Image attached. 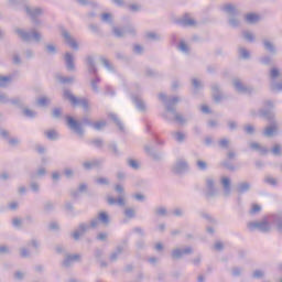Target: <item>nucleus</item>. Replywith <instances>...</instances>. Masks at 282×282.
<instances>
[{
    "label": "nucleus",
    "mask_w": 282,
    "mask_h": 282,
    "mask_svg": "<svg viewBox=\"0 0 282 282\" xmlns=\"http://www.w3.org/2000/svg\"><path fill=\"white\" fill-rule=\"evenodd\" d=\"M14 78V75H9V76H0V87L6 89L12 83Z\"/></svg>",
    "instance_id": "4c0bfd02"
},
{
    "label": "nucleus",
    "mask_w": 282,
    "mask_h": 282,
    "mask_svg": "<svg viewBox=\"0 0 282 282\" xmlns=\"http://www.w3.org/2000/svg\"><path fill=\"white\" fill-rule=\"evenodd\" d=\"M51 102L52 100L47 97H40L39 99H36L37 107H47L51 105Z\"/></svg>",
    "instance_id": "49530a36"
},
{
    "label": "nucleus",
    "mask_w": 282,
    "mask_h": 282,
    "mask_svg": "<svg viewBox=\"0 0 282 282\" xmlns=\"http://www.w3.org/2000/svg\"><path fill=\"white\" fill-rule=\"evenodd\" d=\"M109 118H110V120H112V122H115V124L118 127L119 131H121L122 133H124V123H122V121L120 120V118H118V115L111 112V113H109Z\"/></svg>",
    "instance_id": "72a5a7b5"
},
{
    "label": "nucleus",
    "mask_w": 282,
    "mask_h": 282,
    "mask_svg": "<svg viewBox=\"0 0 282 282\" xmlns=\"http://www.w3.org/2000/svg\"><path fill=\"white\" fill-rule=\"evenodd\" d=\"M269 221L275 226L279 235H282V212L269 215Z\"/></svg>",
    "instance_id": "2eb2a0df"
},
{
    "label": "nucleus",
    "mask_w": 282,
    "mask_h": 282,
    "mask_svg": "<svg viewBox=\"0 0 282 282\" xmlns=\"http://www.w3.org/2000/svg\"><path fill=\"white\" fill-rule=\"evenodd\" d=\"M123 215L127 219H135V209L133 207H127L123 210Z\"/></svg>",
    "instance_id": "de8ad7c7"
},
{
    "label": "nucleus",
    "mask_w": 282,
    "mask_h": 282,
    "mask_svg": "<svg viewBox=\"0 0 282 282\" xmlns=\"http://www.w3.org/2000/svg\"><path fill=\"white\" fill-rule=\"evenodd\" d=\"M194 250L193 247L188 246L184 249L182 248H175L171 252V257L173 261H180V259H183L186 254H193Z\"/></svg>",
    "instance_id": "f8f14e48"
},
{
    "label": "nucleus",
    "mask_w": 282,
    "mask_h": 282,
    "mask_svg": "<svg viewBox=\"0 0 282 282\" xmlns=\"http://www.w3.org/2000/svg\"><path fill=\"white\" fill-rule=\"evenodd\" d=\"M243 131L247 135H254V133H257V128L252 124H247L243 127Z\"/></svg>",
    "instance_id": "13d9d810"
},
{
    "label": "nucleus",
    "mask_w": 282,
    "mask_h": 282,
    "mask_svg": "<svg viewBox=\"0 0 282 282\" xmlns=\"http://www.w3.org/2000/svg\"><path fill=\"white\" fill-rule=\"evenodd\" d=\"M262 45L264 50L269 52V54H271L272 56L276 55V46L270 40H262Z\"/></svg>",
    "instance_id": "c756f323"
},
{
    "label": "nucleus",
    "mask_w": 282,
    "mask_h": 282,
    "mask_svg": "<svg viewBox=\"0 0 282 282\" xmlns=\"http://www.w3.org/2000/svg\"><path fill=\"white\" fill-rule=\"evenodd\" d=\"M80 261H83L80 253H67L62 261V268H72L74 263H80Z\"/></svg>",
    "instance_id": "9b49d317"
},
{
    "label": "nucleus",
    "mask_w": 282,
    "mask_h": 282,
    "mask_svg": "<svg viewBox=\"0 0 282 282\" xmlns=\"http://www.w3.org/2000/svg\"><path fill=\"white\" fill-rule=\"evenodd\" d=\"M159 100L165 104L166 111H169V113H173L174 120L176 122H180V124H184V122H186V119H184L182 115L177 113V110L175 109V105L180 102V97L175 96V97L169 98L166 94L161 93L159 94Z\"/></svg>",
    "instance_id": "f03ea898"
},
{
    "label": "nucleus",
    "mask_w": 282,
    "mask_h": 282,
    "mask_svg": "<svg viewBox=\"0 0 282 282\" xmlns=\"http://www.w3.org/2000/svg\"><path fill=\"white\" fill-rule=\"evenodd\" d=\"M166 207H159L154 210V215H156L158 217H166Z\"/></svg>",
    "instance_id": "69168bd1"
},
{
    "label": "nucleus",
    "mask_w": 282,
    "mask_h": 282,
    "mask_svg": "<svg viewBox=\"0 0 282 282\" xmlns=\"http://www.w3.org/2000/svg\"><path fill=\"white\" fill-rule=\"evenodd\" d=\"M23 116H25L26 118H36V111H34L30 108H24Z\"/></svg>",
    "instance_id": "e2e57ef3"
},
{
    "label": "nucleus",
    "mask_w": 282,
    "mask_h": 282,
    "mask_svg": "<svg viewBox=\"0 0 282 282\" xmlns=\"http://www.w3.org/2000/svg\"><path fill=\"white\" fill-rule=\"evenodd\" d=\"M97 219L99 224H102L105 228L109 227L111 224V217H109V213L107 212H99Z\"/></svg>",
    "instance_id": "a878e982"
},
{
    "label": "nucleus",
    "mask_w": 282,
    "mask_h": 282,
    "mask_svg": "<svg viewBox=\"0 0 282 282\" xmlns=\"http://www.w3.org/2000/svg\"><path fill=\"white\" fill-rule=\"evenodd\" d=\"M279 76H281V70L276 67H271L269 70V78H271L272 83H276Z\"/></svg>",
    "instance_id": "a19ab883"
},
{
    "label": "nucleus",
    "mask_w": 282,
    "mask_h": 282,
    "mask_svg": "<svg viewBox=\"0 0 282 282\" xmlns=\"http://www.w3.org/2000/svg\"><path fill=\"white\" fill-rule=\"evenodd\" d=\"M270 152L272 153V155H274L275 158H281L282 156V145L281 143H275L272 149L270 150Z\"/></svg>",
    "instance_id": "c03bdc74"
},
{
    "label": "nucleus",
    "mask_w": 282,
    "mask_h": 282,
    "mask_svg": "<svg viewBox=\"0 0 282 282\" xmlns=\"http://www.w3.org/2000/svg\"><path fill=\"white\" fill-rule=\"evenodd\" d=\"M66 124L68 129L73 131V133H75L79 138H83V135H85V128H83V126L94 127V121L89 119V116H84L82 118V122L74 119V117L68 116L66 117Z\"/></svg>",
    "instance_id": "f257e3e1"
},
{
    "label": "nucleus",
    "mask_w": 282,
    "mask_h": 282,
    "mask_svg": "<svg viewBox=\"0 0 282 282\" xmlns=\"http://www.w3.org/2000/svg\"><path fill=\"white\" fill-rule=\"evenodd\" d=\"M87 230H89V225L82 223L78 226V230H75L72 234V237L75 241H79L80 240V236L85 235V232H87Z\"/></svg>",
    "instance_id": "412c9836"
},
{
    "label": "nucleus",
    "mask_w": 282,
    "mask_h": 282,
    "mask_svg": "<svg viewBox=\"0 0 282 282\" xmlns=\"http://www.w3.org/2000/svg\"><path fill=\"white\" fill-rule=\"evenodd\" d=\"M101 65H104V67H106V69L108 72L115 73L116 72V67L112 66L111 62H109V59H107L106 57H100L99 58Z\"/></svg>",
    "instance_id": "79ce46f5"
},
{
    "label": "nucleus",
    "mask_w": 282,
    "mask_h": 282,
    "mask_svg": "<svg viewBox=\"0 0 282 282\" xmlns=\"http://www.w3.org/2000/svg\"><path fill=\"white\" fill-rule=\"evenodd\" d=\"M249 230H259V232H271L272 225H270V216H267L262 219V221H251L248 224Z\"/></svg>",
    "instance_id": "0eeeda50"
},
{
    "label": "nucleus",
    "mask_w": 282,
    "mask_h": 282,
    "mask_svg": "<svg viewBox=\"0 0 282 282\" xmlns=\"http://www.w3.org/2000/svg\"><path fill=\"white\" fill-rule=\"evenodd\" d=\"M108 151H110V153H112L115 158H120L121 155L120 149H118V143L116 142H111L108 144Z\"/></svg>",
    "instance_id": "58836bf2"
},
{
    "label": "nucleus",
    "mask_w": 282,
    "mask_h": 282,
    "mask_svg": "<svg viewBox=\"0 0 282 282\" xmlns=\"http://www.w3.org/2000/svg\"><path fill=\"white\" fill-rule=\"evenodd\" d=\"M188 171V162L184 160H180L176 162L175 166L173 167V173L176 175H182Z\"/></svg>",
    "instance_id": "aec40b11"
},
{
    "label": "nucleus",
    "mask_w": 282,
    "mask_h": 282,
    "mask_svg": "<svg viewBox=\"0 0 282 282\" xmlns=\"http://www.w3.org/2000/svg\"><path fill=\"white\" fill-rule=\"evenodd\" d=\"M270 89L273 94H282V82H271Z\"/></svg>",
    "instance_id": "37998d69"
},
{
    "label": "nucleus",
    "mask_w": 282,
    "mask_h": 282,
    "mask_svg": "<svg viewBox=\"0 0 282 282\" xmlns=\"http://www.w3.org/2000/svg\"><path fill=\"white\" fill-rule=\"evenodd\" d=\"M276 133H279V123L271 121L270 126L264 129L263 135H265V138H273Z\"/></svg>",
    "instance_id": "6ab92c4d"
},
{
    "label": "nucleus",
    "mask_w": 282,
    "mask_h": 282,
    "mask_svg": "<svg viewBox=\"0 0 282 282\" xmlns=\"http://www.w3.org/2000/svg\"><path fill=\"white\" fill-rule=\"evenodd\" d=\"M44 135L45 138H47L51 142H54L56 140H58L59 134L56 130L51 129V130H46L44 131Z\"/></svg>",
    "instance_id": "c9c22d12"
},
{
    "label": "nucleus",
    "mask_w": 282,
    "mask_h": 282,
    "mask_svg": "<svg viewBox=\"0 0 282 282\" xmlns=\"http://www.w3.org/2000/svg\"><path fill=\"white\" fill-rule=\"evenodd\" d=\"M57 80L62 85H72V83H74V77L58 76Z\"/></svg>",
    "instance_id": "6e6d98bb"
},
{
    "label": "nucleus",
    "mask_w": 282,
    "mask_h": 282,
    "mask_svg": "<svg viewBox=\"0 0 282 282\" xmlns=\"http://www.w3.org/2000/svg\"><path fill=\"white\" fill-rule=\"evenodd\" d=\"M28 3V0H8V6L12 10H21V8L25 10Z\"/></svg>",
    "instance_id": "5701e85b"
},
{
    "label": "nucleus",
    "mask_w": 282,
    "mask_h": 282,
    "mask_svg": "<svg viewBox=\"0 0 282 282\" xmlns=\"http://www.w3.org/2000/svg\"><path fill=\"white\" fill-rule=\"evenodd\" d=\"M14 32L23 43H32V41L34 43H41L43 41V35L36 30L25 31L23 29H15Z\"/></svg>",
    "instance_id": "39448f33"
},
{
    "label": "nucleus",
    "mask_w": 282,
    "mask_h": 282,
    "mask_svg": "<svg viewBox=\"0 0 282 282\" xmlns=\"http://www.w3.org/2000/svg\"><path fill=\"white\" fill-rule=\"evenodd\" d=\"M107 204L108 206H126L127 202L124 200V197L119 196L118 198H115L113 196L107 197Z\"/></svg>",
    "instance_id": "cd10ccee"
},
{
    "label": "nucleus",
    "mask_w": 282,
    "mask_h": 282,
    "mask_svg": "<svg viewBox=\"0 0 282 282\" xmlns=\"http://www.w3.org/2000/svg\"><path fill=\"white\" fill-rule=\"evenodd\" d=\"M221 184H223L225 197H230V193H232V187L230 185V178L229 177H223L221 178Z\"/></svg>",
    "instance_id": "7c9ffc66"
},
{
    "label": "nucleus",
    "mask_w": 282,
    "mask_h": 282,
    "mask_svg": "<svg viewBox=\"0 0 282 282\" xmlns=\"http://www.w3.org/2000/svg\"><path fill=\"white\" fill-rule=\"evenodd\" d=\"M111 34L115 36V39H124L127 34H130V36H135V28L131 24L123 28L112 25Z\"/></svg>",
    "instance_id": "6e6552de"
},
{
    "label": "nucleus",
    "mask_w": 282,
    "mask_h": 282,
    "mask_svg": "<svg viewBox=\"0 0 282 282\" xmlns=\"http://www.w3.org/2000/svg\"><path fill=\"white\" fill-rule=\"evenodd\" d=\"M24 11L26 12L28 17H30V19H31L32 23H34V25H41V20H39V17H41V14H43V9H41V8L32 9V8H30V3H28Z\"/></svg>",
    "instance_id": "9d476101"
},
{
    "label": "nucleus",
    "mask_w": 282,
    "mask_h": 282,
    "mask_svg": "<svg viewBox=\"0 0 282 282\" xmlns=\"http://www.w3.org/2000/svg\"><path fill=\"white\" fill-rule=\"evenodd\" d=\"M144 151L155 162H160V160H162V154H160L158 151H155V149L151 148V145H145Z\"/></svg>",
    "instance_id": "c85d7f7f"
},
{
    "label": "nucleus",
    "mask_w": 282,
    "mask_h": 282,
    "mask_svg": "<svg viewBox=\"0 0 282 282\" xmlns=\"http://www.w3.org/2000/svg\"><path fill=\"white\" fill-rule=\"evenodd\" d=\"M44 52L48 54V56H55V54H58V48L54 43H44Z\"/></svg>",
    "instance_id": "2f4dec72"
},
{
    "label": "nucleus",
    "mask_w": 282,
    "mask_h": 282,
    "mask_svg": "<svg viewBox=\"0 0 282 282\" xmlns=\"http://www.w3.org/2000/svg\"><path fill=\"white\" fill-rule=\"evenodd\" d=\"M128 166H130V169H133V171H139L140 163H138V161L133 159H128Z\"/></svg>",
    "instance_id": "052dcab7"
},
{
    "label": "nucleus",
    "mask_w": 282,
    "mask_h": 282,
    "mask_svg": "<svg viewBox=\"0 0 282 282\" xmlns=\"http://www.w3.org/2000/svg\"><path fill=\"white\" fill-rule=\"evenodd\" d=\"M9 102L13 105V107H18V109H23V107H25V104L23 102V99H21V97L12 98L9 100Z\"/></svg>",
    "instance_id": "a18cd8bd"
},
{
    "label": "nucleus",
    "mask_w": 282,
    "mask_h": 282,
    "mask_svg": "<svg viewBox=\"0 0 282 282\" xmlns=\"http://www.w3.org/2000/svg\"><path fill=\"white\" fill-rule=\"evenodd\" d=\"M88 144L96 147V149H102V147H105V141L102 139H93L88 141Z\"/></svg>",
    "instance_id": "8fccbe9b"
},
{
    "label": "nucleus",
    "mask_w": 282,
    "mask_h": 282,
    "mask_svg": "<svg viewBox=\"0 0 282 282\" xmlns=\"http://www.w3.org/2000/svg\"><path fill=\"white\" fill-rule=\"evenodd\" d=\"M101 21L102 23H109V25H113V15L111 13H102Z\"/></svg>",
    "instance_id": "3c124183"
},
{
    "label": "nucleus",
    "mask_w": 282,
    "mask_h": 282,
    "mask_svg": "<svg viewBox=\"0 0 282 282\" xmlns=\"http://www.w3.org/2000/svg\"><path fill=\"white\" fill-rule=\"evenodd\" d=\"M223 11L229 14L228 23L230 28H239V19H237V8L228 3L224 6Z\"/></svg>",
    "instance_id": "1a4fd4ad"
},
{
    "label": "nucleus",
    "mask_w": 282,
    "mask_h": 282,
    "mask_svg": "<svg viewBox=\"0 0 282 282\" xmlns=\"http://www.w3.org/2000/svg\"><path fill=\"white\" fill-rule=\"evenodd\" d=\"M259 63L261 65L272 67V66H274V58H272L270 55H264L259 58Z\"/></svg>",
    "instance_id": "e433bc0d"
},
{
    "label": "nucleus",
    "mask_w": 282,
    "mask_h": 282,
    "mask_svg": "<svg viewBox=\"0 0 282 282\" xmlns=\"http://www.w3.org/2000/svg\"><path fill=\"white\" fill-rule=\"evenodd\" d=\"M196 166H197L198 171H207L208 170V163H206V161H203V160H198L196 162Z\"/></svg>",
    "instance_id": "bf43d9fd"
},
{
    "label": "nucleus",
    "mask_w": 282,
    "mask_h": 282,
    "mask_svg": "<svg viewBox=\"0 0 282 282\" xmlns=\"http://www.w3.org/2000/svg\"><path fill=\"white\" fill-rule=\"evenodd\" d=\"M12 226H13V228H18V230H21V228L23 226V221L21 220V218L15 217L12 219Z\"/></svg>",
    "instance_id": "338daca9"
},
{
    "label": "nucleus",
    "mask_w": 282,
    "mask_h": 282,
    "mask_svg": "<svg viewBox=\"0 0 282 282\" xmlns=\"http://www.w3.org/2000/svg\"><path fill=\"white\" fill-rule=\"evenodd\" d=\"M52 118H54V120H61V118L63 117V109L61 108H54L51 112Z\"/></svg>",
    "instance_id": "864d4df0"
},
{
    "label": "nucleus",
    "mask_w": 282,
    "mask_h": 282,
    "mask_svg": "<svg viewBox=\"0 0 282 282\" xmlns=\"http://www.w3.org/2000/svg\"><path fill=\"white\" fill-rule=\"evenodd\" d=\"M250 188H252V185L249 182H241L237 185L236 191L239 195H243V193L250 192Z\"/></svg>",
    "instance_id": "473e14b6"
},
{
    "label": "nucleus",
    "mask_w": 282,
    "mask_h": 282,
    "mask_svg": "<svg viewBox=\"0 0 282 282\" xmlns=\"http://www.w3.org/2000/svg\"><path fill=\"white\" fill-rule=\"evenodd\" d=\"M232 85H234V87H235V89H236V91H238V94H254V87H252V86H246V85H243V83H241V80L240 79H238V78H236V79H234L232 80Z\"/></svg>",
    "instance_id": "4468645a"
},
{
    "label": "nucleus",
    "mask_w": 282,
    "mask_h": 282,
    "mask_svg": "<svg viewBox=\"0 0 282 282\" xmlns=\"http://www.w3.org/2000/svg\"><path fill=\"white\" fill-rule=\"evenodd\" d=\"M145 76H148V78H158V76H160V73H158V70H154L151 67H147L145 68Z\"/></svg>",
    "instance_id": "4d7b16f0"
},
{
    "label": "nucleus",
    "mask_w": 282,
    "mask_h": 282,
    "mask_svg": "<svg viewBox=\"0 0 282 282\" xmlns=\"http://www.w3.org/2000/svg\"><path fill=\"white\" fill-rule=\"evenodd\" d=\"M62 36L65 40V43L72 47V50H75V52H78V50H80V47L78 46V42H76L74 37H72V34H69L67 30L62 31Z\"/></svg>",
    "instance_id": "dca6fc26"
},
{
    "label": "nucleus",
    "mask_w": 282,
    "mask_h": 282,
    "mask_svg": "<svg viewBox=\"0 0 282 282\" xmlns=\"http://www.w3.org/2000/svg\"><path fill=\"white\" fill-rule=\"evenodd\" d=\"M64 63L67 72H76V63L74 62V54L66 52L64 54Z\"/></svg>",
    "instance_id": "f3484780"
},
{
    "label": "nucleus",
    "mask_w": 282,
    "mask_h": 282,
    "mask_svg": "<svg viewBox=\"0 0 282 282\" xmlns=\"http://www.w3.org/2000/svg\"><path fill=\"white\" fill-rule=\"evenodd\" d=\"M172 138L178 142L180 144H182L183 142H185L186 140V134L182 131H176V132H172Z\"/></svg>",
    "instance_id": "ea45409f"
},
{
    "label": "nucleus",
    "mask_w": 282,
    "mask_h": 282,
    "mask_svg": "<svg viewBox=\"0 0 282 282\" xmlns=\"http://www.w3.org/2000/svg\"><path fill=\"white\" fill-rule=\"evenodd\" d=\"M212 93H213V100L216 102V105H219L221 100L224 99V96L221 95V87L219 84L215 83L210 86Z\"/></svg>",
    "instance_id": "a211bd4d"
},
{
    "label": "nucleus",
    "mask_w": 282,
    "mask_h": 282,
    "mask_svg": "<svg viewBox=\"0 0 282 282\" xmlns=\"http://www.w3.org/2000/svg\"><path fill=\"white\" fill-rule=\"evenodd\" d=\"M131 100L133 105H135V108L138 109V111H141V113L147 112V104L144 102V100H142L140 97L135 95L131 96Z\"/></svg>",
    "instance_id": "4be33fe9"
},
{
    "label": "nucleus",
    "mask_w": 282,
    "mask_h": 282,
    "mask_svg": "<svg viewBox=\"0 0 282 282\" xmlns=\"http://www.w3.org/2000/svg\"><path fill=\"white\" fill-rule=\"evenodd\" d=\"M95 184H97L98 186H109L111 182L108 177H98L95 180Z\"/></svg>",
    "instance_id": "5fc2aeb1"
},
{
    "label": "nucleus",
    "mask_w": 282,
    "mask_h": 282,
    "mask_svg": "<svg viewBox=\"0 0 282 282\" xmlns=\"http://www.w3.org/2000/svg\"><path fill=\"white\" fill-rule=\"evenodd\" d=\"M87 184L80 183L77 189H70V197H73V199H78V197H80V193H87Z\"/></svg>",
    "instance_id": "393cba45"
},
{
    "label": "nucleus",
    "mask_w": 282,
    "mask_h": 282,
    "mask_svg": "<svg viewBox=\"0 0 282 282\" xmlns=\"http://www.w3.org/2000/svg\"><path fill=\"white\" fill-rule=\"evenodd\" d=\"M54 208L55 206L51 200L44 203V213H52Z\"/></svg>",
    "instance_id": "774afa93"
},
{
    "label": "nucleus",
    "mask_w": 282,
    "mask_h": 282,
    "mask_svg": "<svg viewBox=\"0 0 282 282\" xmlns=\"http://www.w3.org/2000/svg\"><path fill=\"white\" fill-rule=\"evenodd\" d=\"M85 171H91L93 169H100L102 161L95 159L93 161H86L83 163Z\"/></svg>",
    "instance_id": "bb28decb"
},
{
    "label": "nucleus",
    "mask_w": 282,
    "mask_h": 282,
    "mask_svg": "<svg viewBox=\"0 0 282 282\" xmlns=\"http://www.w3.org/2000/svg\"><path fill=\"white\" fill-rule=\"evenodd\" d=\"M105 127H107V121L101 120V121H93V129H95V131H102V129H105Z\"/></svg>",
    "instance_id": "09e8293b"
},
{
    "label": "nucleus",
    "mask_w": 282,
    "mask_h": 282,
    "mask_svg": "<svg viewBox=\"0 0 282 282\" xmlns=\"http://www.w3.org/2000/svg\"><path fill=\"white\" fill-rule=\"evenodd\" d=\"M264 184H268L269 186H278L279 185V181L275 177L267 175L264 177Z\"/></svg>",
    "instance_id": "603ef678"
},
{
    "label": "nucleus",
    "mask_w": 282,
    "mask_h": 282,
    "mask_svg": "<svg viewBox=\"0 0 282 282\" xmlns=\"http://www.w3.org/2000/svg\"><path fill=\"white\" fill-rule=\"evenodd\" d=\"M217 195H219V191L215 187V180L206 178V199H213L214 197H217Z\"/></svg>",
    "instance_id": "ddd939ff"
},
{
    "label": "nucleus",
    "mask_w": 282,
    "mask_h": 282,
    "mask_svg": "<svg viewBox=\"0 0 282 282\" xmlns=\"http://www.w3.org/2000/svg\"><path fill=\"white\" fill-rule=\"evenodd\" d=\"M64 98L66 100H69L70 105L74 107H82L84 111H89V100L87 98H80L78 99L74 94H72V90H64Z\"/></svg>",
    "instance_id": "423d86ee"
},
{
    "label": "nucleus",
    "mask_w": 282,
    "mask_h": 282,
    "mask_svg": "<svg viewBox=\"0 0 282 282\" xmlns=\"http://www.w3.org/2000/svg\"><path fill=\"white\" fill-rule=\"evenodd\" d=\"M259 118H263L268 122H275L276 115L274 113V101L267 99L262 102V108L258 110Z\"/></svg>",
    "instance_id": "20e7f679"
},
{
    "label": "nucleus",
    "mask_w": 282,
    "mask_h": 282,
    "mask_svg": "<svg viewBox=\"0 0 282 282\" xmlns=\"http://www.w3.org/2000/svg\"><path fill=\"white\" fill-rule=\"evenodd\" d=\"M177 25H182L183 28H193L197 22L194 19L188 18V13H185L183 19L176 21Z\"/></svg>",
    "instance_id": "b1692460"
},
{
    "label": "nucleus",
    "mask_w": 282,
    "mask_h": 282,
    "mask_svg": "<svg viewBox=\"0 0 282 282\" xmlns=\"http://www.w3.org/2000/svg\"><path fill=\"white\" fill-rule=\"evenodd\" d=\"M245 21H247L249 25H254L256 23H259V21H261V17L257 13H248L245 18Z\"/></svg>",
    "instance_id": "f704fd0d"
},
{
    "label": "nucleus",
    "mask_w": 282,
    "mask_h": 282,
    "mask_svg": "<svg viewBox=\"0 0 282 282\" xmlns=\"http://www.w3.org/2000/svg\"><path fill=\"white\" fill-rule=\"evenodd\" d=\"M85 64L88 74L95 76V78L90 80L91 90L95 94H98V91H100V89L98 88V84H100V76H98V66L96 65V57H94V55H87L85 57Z\"/></svg>",
    "instance_id": "7ed1b4c3"
},
{
    "label": "nucleus",
    "mask_w": 282,
    "mask_h": 282,
    "mask_svg": "<svg viewBox=\"0 0 282 282\" xmlns=\"http://www.w3.org/2000/svg\"><path fill=\"white\" fill-rule=\"evenodd\" d=\"M239 54L240 58H243V61H248L250 58V52L243 47L239 48Z\"/></svg>",
    "instance_id": "0e129e2a"
},
{
    "label": "nucleus",
    "mask_w": 282,
    "mask_h": 282,
    "mask_svg": "<svg viewBox=\"0 0 282 282\" xmlns=\"http://www.w3.org/2000/svg\"><path fill=\"white\" fill-rule=\"evenodd\" d=\"M79 3V6H91L93 8L98 7V2L89 1V0H75Z\"/></svg>",
    "instance_id": "680f3d73"
}]
</instances>
